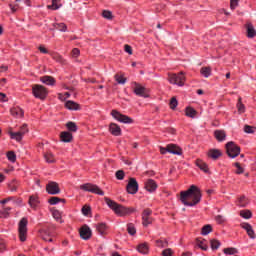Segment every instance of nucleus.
Instances as JSON below:
<instances>
[{"label": "nucleus", "instance_id": "nucleus-1", "mask_svg": "<svg viewBox=\"0 0 256 256\" xmlns=\"http://www.w3.org/2000/svg\"><path fill=\"white\" fill-rule=\"evenodd\" d=\"M203 194L201 189L195 185H191L188 190L180 192V201L186 207H195L201 203Z\"/></svg>", "mask_w": 256, "mask_h": 256}, {"label": "nucleus", "instance_id": "nucleus-2", "mask_svg": "<svg viewBox=\"0 0 256 256\" xmlns=\"http://www.w3.org/2000/svg\"><path fill=\"white\" fill-rule=\"evenodd\" d=\"M104 201L109 209L113 210L115 215L118 217H126V215H131V213H135V208L125 207L114 200H111L109 197H105Z\"/></svg>", "mask_w": 256, "mask_h": 256}, {"label": "nucleus", "instance_id": "nucleus-3", "mask_svg": "<svg viewBox=\"0 0 256 256\" xmlns=\"http://www.w3.org/2000/svg\"><path fill=\"white\" fill-rule=\"evenodd\" d=\"M225 147L226 153L228 157H230V159H235V157H239V155H241V147L237 145L235 142H227Z\"/></svg>", "mask_w": 256, "mask_h": 256}, {"label": "nucleus", "instance_id": "nucleus-4", "mask_svg": "<svg viewBox=\"0 0 256 256\" xmlns=\"http://www.w3.org/2000/svg\"><path fill=\"white\" fill-rule=\"evenodd\" d=\"M27 225H29V220L25 217L18 223V237L21 243H25V241H27Z\"/></svg>", "mask_w": 256, "mask_h": 256}, {"label": "nucleus", "instance_id": "nucleus-5", "mask_svg": "<svg viewBox=\"0 0 256 256\" xmlns=\"http://www.w3.org/2000/svg\"><path fill=\"white\" fill-rule=\"evenodd\" d=\"M32 95H34L36 99L45 101V99H47V95H49V92L45 86L36 84L32 86Z\"/></svg>", "mask_w": 256, "mask_h": 256}, {"label": "nucleus", "instance_id": "nucleus-6", "mask_svg": "<svg viewBox=\"0 0 256 256\" xmlns=\"http://www.w3.org/2000/svg\"><path fill=\"white\" fill-rule=\"evenodd\" d=\"M168 81L169 83H171V85H177L178 87H183L187 79L185 78L184 72H179L178 74H169Z\"/></svg>", "mask_w": 256, "mask_h": 256}, {"label": "nucleus", "instance_id": "nucleus-7", "mask_svg": "<svg viewBox=\"0 0 256 256\" xmlns=\"http://www.w3.org/2000/svg\"><path fill=\"white\" fill-rule=\"evenodd\" d=\"M111 116L114 119H116V121H119V123H124L126 125H131L132 123H134L133 118H131L125 114H121V112H119L117 110H112Z\"/></svg>", "mask_w": 256, "mask_h": 256}, {"label": "nucleus", "instance_id": "nucleus-8", "mask_svg": "<svg viewBox=\"0 0 256 256\" xmlns=\"http://www.w3.org/2000/svg\"><path fill=\"white\" fill-rule=\"evenodd\" d=\"M82 191H88L89 193H94V195H105V192L99 188V186L91 183H86L80 186Z\"/></svg>", "mask_w": 256, "mask_h": 256}, {"label": "nucleus", "instance_id": "nucleus-9", "mask_svg": "<svg viewBox=\"0 0 256 256\" xmlns=\"http://www.w3.org/2000/svg\"><path fill=\"white\" fill-rule=\"evenodd\" d=\"M126 191L130 195H135L137 191H139V183H137V179L130 178L128 184L126 186Z\"/></svg>", "mask_w": 256, "mask_h": 256}, {"label": "nucleus", "instance_id": "nucleus-10", "mask_svg": "<svg viewBox=\"0 0 256 256\" xmlns=\"http://www.w3.org/2000/svg\"><path fill=\"white\" fill-rule=\"evenodd\" d=\"M153 211L149 208L144 209L142 212V225L144 227H149L153 223V218H151Z\"/></svg>", "mask_w": 256, "mask_h": 256}, {"label": "nucleus", "instance_id": "nucleus-11", "mask_svg": "<svg viewBox=\"0 0 256 256\" xmlns=\"http://www.w3.org/2000/svg\"><path fill=\"white\" fill-rule=\"evenodd\" d=\"M46 191L48 195H59L61 193V188L57 182L50 181L46 185Z\"/></svg>", "mask_w": 256, "mask_h": 256}, {"label": "nucleus", "instance_id": "nucleus-12", "mask_svg": "<svg viewBox=\"0 0 256 256\" xmlns=\"http://www.w3.org/2000/svg\"><path fill=\"white\" fill-rule=\"evenodd\" d=\"M134 93L138 96V97H144L145 99H147V97H149V93L147 92V88L141 86L139 83L134 82Z\"/></svg>", "mask_w": 256, "mask_h": 256}, {"label": "nucleus", "instance_id": "nucleus-13", "mask_svg": "<svg viewBox=\"0 0 256 256\" xmlns=\"http://www.w3.org/2000/svg\"><path fill=\"white\" fill-rule=\"evenodd\" d=\"M80 237L81 239H83L84 241H89V239L92 237L93 233L91 232V228H89L87 226V224L83 225L80 228Z\"/></svg>", "mask_w": 256, "mask_h": 256}, {"label": "nucleus", "instance_id": "nucleus-14", "mask_svg": "<svg viewBox=\"0 0 256 256\" xmlns=\"http://www.w3.org/2000/svg\"><path fill=\"white\" fill-rule=\"evenodd\" d=\"M240 227H241V229H244V231H246V233L250 239L256 238L255 230H253V226H251V224H249L247 222H243L240 224Z\"/></svg>", "mask_w": 256, "mask_h": 256}, {"label": "nucleus", "instance_id": "nucleus-15", "mask_svg": "<svg viewBox=\"0 0 256 256\" xmlns=\"http://www.w3.org/2000/svg\"><path fill=\"white\" fill-rule=\"evenodd\" d=\"M109 132L114 137H121L122 135L121 127L119 126V124H116V123H110Z\"/></svg>", "mask_w": 256, "mask_h": 256}, {"label": "nucleus", "instance_id": "nucleus-16", "mask_svg": "<svg viewBox=\"0 0 256 256\" xmlns=\"http://www.w3.org/2000/svg\"><path fill=\"white\" fill-rule=\"evenodd\" d=\"M207 157H209V159H212L213 161H217L219 157H223V152H221V150L219 149L213 148L208 151Z\"/></svg>", "mask_w": 256, "mask_h": 256}, {"label": "nucleus", "instance_id": "nucleus-17", "mask_svg": "<svg viewBox=\"0 0 256 256\" xmlns=\"http://www.w3.org/2000/svg\"><path fill=\"white\" fill-rule=\"evenodd\" d=\"M157 187V182H155V180L153 179H148L147 182L145 183V189L149 193H155V191H157Z\"/></svg>", "mask_w": 256, "mask_h": 256}, {"label": "nucleus", "instance_id": "nucleus-18", "mask_svg": "<svg viewBox=\"0 0 256 256\" xmlns=\"http://www.w3.org/2000/svg\"><path fill=\"white\" fill-rule=\"evenodd\" d=\"M167 151L168 153H172V155H183V150L175 144L167 145Z\"/></svg>", "mask_w": 256, "mask_h": 256}, {"label": "nucleus", "instance_id": "nucleus-19", "mask_svg": "<svg viewBox=\"0 0 256 256\" xmlns=\"http://www.w3.org/2000/svg\"><path fill=\"white\" fill-rule=\"evenodd\" d=\"M41 83H44V85H50L51 87L55 86V83L57 81L53 78V76L45 75L40 77Z\"/></svg>", "mask_w": 256, "mask_h": 256}, {"label": "nucleus", "instance_id": "nucleus-20", "mask_svg": "<svg viewBox=\"0 0 256 256\" xmlns=\"http://www.w3.org/2000/svg\"><path fill=\"white\" fill-rule=\"evenodd\" d=\"M214 137H215L216 141L221 143V142L225 141V139H227V133H225V130H215Z\"/></svg>", "mask_w": 256, "mask_h": 256}, {"label": "nucleus", "instance_id": "nucleus-21", "mask_svg": "<svg viewBox=\"0 0 256 256\" xmlns=\"http://www.w3.org/2000/svg\"><path fill=\"white\" fill-rule=\"evenodd\" d=\"M60 139L63 143H71L73 141V134L71 132H61Z\"/></svg>", "mask_w": 256, "mask_h": 256}, {"label": "nucleus", "instance_id": "nucleus-22", "mask_svg": "<svg viewBox=\"0 0 256 256\" xmlns=\"http://www.w3.org/2000/svg\"><path fill=\"white\" fill-rule=\"evenodd\" d=\"M12 117L21 118L25 115V112L20 107H13L10 109Z\"/></svg>", "mask_w": 256, "mask_h": 256}, {"label": "nucleus", "instance_id": "nucleus-23", "mask_svg": "<svg viewBox=\"0 0 256 256\" xmlns=\"http://www.w3.org/2000/svg\"><path fill=\"white\" fill-rule=\"evenodd\" d=\"M107 229H109V227L104 222L96 224V231L99 235H107Z\"/></svg>", "mask_w": 256, "mask_h": 256}, {"label": "nucleus", "instance_id": "nucleus-24", "mask_svg": "<svg viewBox=\"0 0 256 256\" xmlns=\"http://www.w3.org/2000/svg\"><path fill=\"white\" fill-rule=\"evenodd\" d=\"M28 203H29V205H30V207L32 208V209H37V207L39 206V196H37V195H31L30 197H29V201H28Z\"/></svg>", "mask_w": 256, "mask_h": 256}, {"label": "nucleus", "instance_id": "nucleus-25", "mask_svg": "<svg viewBox=\"0 0 256 256\" xmlns=\"http://www.w3.org/2000/svg\"><path fill=\"white\" fill-rule=\"evenodd\" d=\"M195 164L200 168V171H203L204 173H209V165H207L205 161L197 159Z\"/></svg>", "mask_w": 256, "mask_h": 256}, {"label": "nucleus", "instance_id": "nucleus-26", "mask_svg": "<svg viewBox=\"0 0 256 256\" xmlns=\"http://www.w3.org/2000/svg\"><path fill=\"white\" fill-rule=\"evenodd\" d=\"M65 107H66V109H69L70 111H79V109H81L79 104H77L76 102L71 101V100H68L65 103Z\"/></svg>", "mask_w": 256, "mask_h": 256}, {"label": "nucleus", "instance_id": "nucleus-27", "mask_svg": "<svg viewBox=\"0 0 256 256\" xmlns=\"http://www.w3.org/2000/svg\"><path fill=\"white\" fill-rule=\"evenodd\" d=\"M246 31H247V37L249 39H253V37L256 36V31H255V28L253 27L252 23L246 24Z\"/></svg>", "mask_w": 256, "mask_h": 256}, {"label": "nucleus", "instance_id": "nucleus-28", "mask_svg": "<svg viewBox=\"0 0 256 256\" xmlns=\"http://www.w3.org/2000/svg\"><path fill=\"white\" fill-rule=\"evenodd\" d=\"M137 251L142 253V255H147L149 253V244H147V242L139 244L137 246Z\"/></svg>", "mask_w": 256, "mask_h": 256}, {"label": "nucleus", "instance_id": "nucleus-29", "mask_svg": "<svg viewBox=\"0 0 256 256\" xmlns=\"http://www.w3.org/2000/svg\"><path fill=\"white\" fill-rule=\"evenodd\" d=\"M185 115L186 117H190V119H195V117H197V110L191 106H188L185 108Z\"/></svg>", "mask_w": 256, "mask_h": 256}, {"label": "nucleus", "instance_id": "nucleus-30", "mask_svg": "<svg viewBox=\"0 0 256 256\" xmlns=\"http://www.w3.org/2000/svg\"><path fill=\"white\" fill-rule=\"evenodd\" d=\"M49 205H57L58 203H67L64 198H59L57 196L50 197L48 200Z\"/></svg>", "mask_w": 256, "mask_h": 256}, {"label": "nucleus", "instance_id": "nucleus-31", "mask_svg": "<svg viewBox=\"0 0 256 256\" xmlns=\"http://www.w3.org/2000/svg\"><path fill=\"white\" fill-rule=\"evenodd\" d=\"M51 57L54 61H56V63H60L61 65H65L67 63L65 58L58 53H51Z\"/></svg>", "mask_w": 256, "mask_h": 256}, {"label": "nucleus", "instance_id": "nucleus-32", "mask_svg": "<svg viewBox=\"0 0 256 256\" xmlns=\"http://www.w3.org/2000/svg\"><path fill=\"white\" fill-rule=\"evenodd\" d=\"M61 7H63V4H61V0H52V5H48L47 9L57 11V9H61Z\"/></svg>", "mask_w": 256, "mask_h": 256}, {"label": "nucleus", "instance_id": "nucleus-33", "mask_svg": "<svg viewBox=\"0 0 256 256\" xmlns=\"http://www.w3.org/2000/svg\"><path fill=\"white\" fill-rule=\"evenodd\" d=\"M66 128L68 129L69 133H77V130L79 129L77 127V124L73 121H69L66 123Z\"/></svg>", "mask_w": 256, "mask_h": 256}, {"label": "nucleus", "instance_id": "nucleus-34", "mask_svg": "<svg viewBox=\"0 0 256 256\" xmlns=\"http://www.w3.org/2000/svg\"><path fill=\"white\" fill-rule=\"evenodd\" d=\"M238 113L241 115L243 113H245V104H243V98L239 97L238 98V102L236 104Z\"/></svg>", "mask_w": 256, "mask_h": 256}, {"label": "nucleus", "instance_id": "nucleus-35", "mask_svg": "<svg viewBox=\"0 0 256 256\" xmlns=\"http://www.w3.org/2000/svg\"><path fill=\"white\" fill-rule=\"evenodd\" d=\"M200 74H201L203 77H205L206 79H207L208 77H211V67H209V66L202 67V68L200 69Z\"/></svg>", "mask_w": 256, "mask_h": 256}, {"label": "nucleus", "instance_id": "nucleus-36", "mask_svg": "<svg viewBox=\"0 0 256 256\" xmlns=\"http://www.w3.org/2000/svg\"><path fill=\"white\" fill-rule=\"evenodd\" d=\"M210 247H211L212 251H217V249H219V247H221V242L217 239H212V240H210Z\"/></svg>", "mask_w": 256, "mask_h": 256}, {"label": "nucleus", "instance_id": "nucleus-37", "mask_svg": "<svg viewBox=\"0 0 256 256\" xmlns=\"http://www.w3.org/2000/svg\"><path fill=\"white\" fill-rule=\"evenodd\" d=\"M9 135L11 137V139H15V141H22L23 140V136L21 134L20 131L18 132H9Z\"/></svg>", "mask_w": 256, "mask_h": 256}, {"label": "nucleus", "instance_id": "nucleus-38", "mask_svg": "<svg viewBox=\"0 0 256 256\" xmlns=\"http://www.w3.org/2000/svg\"><path fill=\"white\" fill-rule=\"evenodd\" d=\"M223 253L225 255H237V253H239V250H237V248L229 247V248H224Z\"/></svg>", "mask_w": 256, "mask_h": 256}, {"label": "nucleus", "instance_id": "nucleus-39", "mask_svg": "<svg viewBox=\"0 0 256 256\" xmlns=\"http://www.w3.org/2000/svg\"><path fill=\"white\" fill-rule=\"evenodd\" d=\"M248 204H249V200H247V197L241 196L238 199V202H237L238 207H247Z\"/></svg>", "mask_w": 256, "mask_h": 256}, {"label": "nucleus", "instance_id": "nucleus-40", "mask_svg": "<svg viewBox=\"0 0 256 256\" xmlns=\"http://www.w3.org/2000/svg\"><path fill=\"white\" fill-rule=\"evenodd\" d=\"M213 232V227L210 224H207L202 227L201 235H209V233Z\"/></svg>", "mask_w": 256, "mask_h": 256}, {"label": "nucleus", "instance_id": "nucleus-41", "mask_svg": "<svg viewBox=\"0 0 256 256\" xmlns=\"http://www.w3.org/2000/svg\"><path fill=\"white\" fill-rule=\"evenodd\" d=\"M44 158L46 163H55V156L51 152L45 153Z\"/></svg>", "mask_w": 256, "mask_h": 256}, {"label": "nucleus", "instance_id": "nucleus-42", "mask_svg": "<svg viewBox=\"0 0 256 256\" xmlns=\"http://www.w3.org/2000/svg\"><path fill=\"white\" fill-rule=\"evenodd\" d=\"M52 216L56 221H59L60 223H63V220L61 219V212L57 209L52 210Z\"/></svg>", "mask_w": 256, "mask_h": 256}, {"label": "nucleus", "instance_id": "nucleus-43", "mask_svg": "<svg viewBox=\"0 0 256 256\" xmlns=\"http://www.w3.org/2000/svg\"><path fill=\"white\" fill-rule=\"evenodd\" d=\"M127 231L129 235H135L137 233V229L135 228V224L128 223L127 224Z\"/></svg>", "mask_w": 256, "mask_h": 256}, {"label": "nucleus", "instance_id": "nucleus-44", "mask_svg": "<svg viewBox=\"0 0 256 256\" xmlns=\"http://www.w3.org/2000/svg\"><path fill=\"white\" fill-rule=\"evenodd\" d=\"M55 29H57L58 31H62L63 33H65V31H67V25L65 23H56L54 24Z\"/></svg>", "mask_w": 256, "mask_h": 256}, {"label": "nucleus", "instance_id": "nucleus-45", "mask_svg": "<svg viewBox=\"0 0 256 256\" xmlns=\"http://www.w3.org/2000/svg\"><path fill=\"white\" fill-rule=\"evenodd\" d=\"M240 216H242L243 219H251V217H253V213H251L250 210H242L240 212Z\"/></svg>", "mask_w": 256, "mask_h": 256}, {"label": "nucleus", "instance_id": "nucleus-46", "mask_svg": "<svg viewBox=\"0 0 256 256\" xmlns=\"http://www.w3.org/2000/svg\"><path fill=\"white\" fill-rule=\"evenodd\" d=\"M7 159L8 161H11V163H15L17 161V155L13 151L7 152Z\"/></svg>", "mask_w": 256, "mask_h": 256}, {"label": "nucleus", "instance_id": "nucleus-47", "mask_svg": "<svg viewBox=\"0 0 256 256\" xmlns=\"http://www.w3.org/2000/svg\"><path fill=\"white\" fill-rule=\"evenodd\" d=\"M196 243L198 247L202 249V251H207V249H209V246L205 244V242H203L202 240H199V238L196 239Z\"/></svg>", "mask_w": 256, "mask_h": 256}, {"label": "nucleus", "instance_id": "nucleus-48", "mask_svg": "<svg viewBox=\"0 0 256 256\" xmlns=\"http://www.w3.org/2000/svg\"><path fill=\"white\" fill-rule=\"evenodd\" d=\"M234 167H236V175H243V173H245V169L241 167V164L239 162H235Z\"/></svg>", "mask_w": 256, "mask_h": 256}, {"label": "nucleus", "instance_id": "nucleus-49", "mask_svg": "<svg viewBox=\"0 0 256 256\" xmlns=\"http://www.w3.org/2000/svg\"><path fill=\"white\" fill-rule=\"evenodd\" d=\"M156 245L161 249H165V247H169V242L167 240H156Z\"/></svg>", "mask_w": 256, "mask_h": 256}, {"label": "nucleus", "instance_id": "nucleus-50", "mask_svg": "<svg viewBox=\"0 0 256 256\" xmlns=\"http://www.w3.org/2000/svg\"><path fill=\"white\" fill-rule=\"evenodd\" d=\"M82 215H84L85 217H88V215H91V206L84 205L82 207Z\"/></svg>", "mask_w": 256, "mask_h": 256}, {"label": "nucleus", "instance_id": "nucleus-51", "mask_svg": "<svg viewBox=\"0 0 256 256\" xmlns=\"http://www.w3.org/2000/svg\"><path fill=\"white\" fill-rule=\"evenodd\" d=\"M15 3V5L9 4V8L11 9L12 13H17V11L19 10V5L17 3H21V0H15Z\"/></svg>", "mask_w": 256, "mask_h": 256}, {"label": "nucleus", "instance_id": "nucleus-52", "mask_svg": "<svg viewBox=\"0 0 256 256\" xmlns=\"http://www.w3.org/2000/svg\"><path fill=\"white\" fill-rule=\"evenodd\" d=\"M102 17H104V19H108L109 21H111V19H113V13L109 10H104L102 12Z\"/></svg>", "mask_w": 256, "mask_h": 256}, {"label": "nucleus", "instance_id": "nucleus-53", "mask_svg": "<svg viewBox=\"0 0 256 256\" xmlns=\"http://www.w3.org/2000/svg\"><path fill=\"white\" fill-rule=\"evenodd\" d=\"M115 176H116V179H118V181H123L125 179V171L118 170Z\"/></svg>", "mask_w": 256, "mask_h": 256}, {"label": "nucleus", "instance_id": "nucleus-54", "mask_svg": "<svg viewBox=\"0 0 256 256\" xmlns=\"http://www.w3.org/2000/svg\"><path fill=\"white\" fill-rule=\"evenodd\" d=\"M115 79L119 85H125L127 83V78H124L123 76L115 75Z\"/></svg>", "mask_w": 256, "mask_h": 256}, {"label": "nucleus", "instance_id": "nucleus-55", "mask_svg": "<svg viewBox=\"0 0 256 256\" xmlns=\"http://www.w3.org/2000/svg\"><path fill=\"white\" fill-rule=\"evenodd\" d=\"M177 105H179V102L177 101V98L172 97L170 100V109H177Z\"/></svg>", "mask_w": 256, "mask_h": 256}, {"label": "nucleus", "instance_id": "nucleus-56", "mask_svg": "<svg viewBox=\"0 0 256 256\" xmlns=\"http://www.w3.org/2000/svg\"><path fill=\"white\" fill-rule=\"evenodd\" d=\"M255 126H249V125H245L244 126V131L248 134H253L255 133Z\"/></svg>", "mask_w": 256, "mask_h": 256}, {"label": "nucleus", "instance_id": "nucleus-57", "mask_svg": "<svg viewBox=\"0 0 256 256\" xmlns=\"http://www.w3.org/2000/svg\"><path fill=\"white\" fill-rule=\"evenodd\" d=\"M42 239L44 241H48L49 243L53 242V238H51V236H49V234H47V231L45 230H43Z\"/></svg>", "mask_w": 256, "mask_h": 256}, {"label": "nucleus", "instance_id": "nucleus-58", "mask_svg": "<svg viewBox=\"0 0 256 256\" xmlns=\"http://www.w3.org/2000/svg\"><path fill=\"white\" fill-rule=\"evenodd\" d=\"M17 182L16 181H12L11 183L8 184V189L10 191H17Z\"/></svg>", "mask_w": 256, "mask_h": 256}, {"label": "nucleus", "instance_id": "nucleus-59", "mask_svg": "<svg viewBox=\"0 0 256 256\" xmlns=\"http://www.w3.org/2000/svg\"><path fill=\"white\" fill-rule=\"evenodd\" d=\"M162 256H173V250L171 248H166L162 251Z\"/></svg>", "mask_w": 256, "mask_h": 256}, {"label": "nucleus", "instance_id": "nucleus-60", "mask_svg": "<svg viewBox=\"0 0 256 256\" xmlns=\"http://www.w3.org/2000/svg\"><path fill=\"white\" fill-rule=\"evenodd\" d=\"M124 51L128 53V55H133V48L129 44L124 45Z\"/></svg>", "mask_w": 256, "mask_h": 256}, {"label": "nucleus", "instance_id": "nucleus-61", "mask_svg": "<svg viewBox=\"0 0 256 256\" xmlns=\"http://www.w3.org/2000/svg\"><path fill=\"white\" fill-rule=\"evenodd\" d=\"M19 132H20V134L22 136L25 135V133H28L29 132V128H27V124L22 125V127H20Z\"/></svg>", "mask_w": 256, "mask_h": 256}, {"label": "nucleus", "instance_id": "nucleus-62", "mask_svg": "<svg viewBox=\"0 0 256 256\" xmlns=\"http://www.w3.org/2000/svg\"><path fill=\"white\" fill-rule=\"evenodd\" d=\"M215 221H216V223H218L219 225H221V224L225 223V218H224L223 216H221V215H217V216L215 217Z\"/></svg>", "mask_w": 256, "mask_h": 256}, {"label": "nucleus", "instance_id": "nucleus-63", "mask_svg": "<svg viewBox=\"0 0 256 256\" xmlns=\"http://www.w3.org/2000/svg\"><path fill=\"white\" fill-rule=\"evenodd\" d=\"M7 217H9V212H7V210H5V209L0 210V218L7 219Z\"/></svg>", "mask_w": 256, "mask_h": 256}, {"label": "nucleus", "instance_id": "nucleus-64", "mask_svg": "<svg viewBox=\"0 0 256 256\" xmlns=\"http://www.w3.org/2000/svg\"><path fill=\"white\" fill-rule=\"evenodd\" d=\"M239 5V0H230V9H236Z\"/></svg>", "mask_w": 256, "mask_h": 256}]
</instances>
